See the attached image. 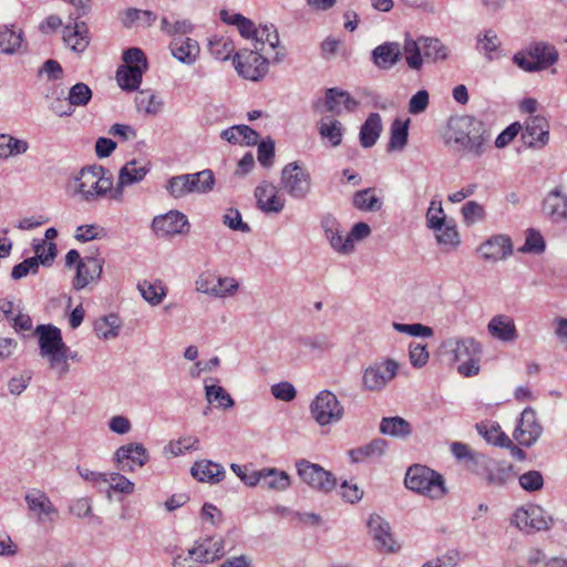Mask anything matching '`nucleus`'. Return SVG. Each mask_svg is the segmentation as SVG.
Returning <instances> with one entry per match:
<instances>
[{"label":"nucleus","instance_id":"nucleus-1","mask_svg":"<svg viewBox=\"0 0 567 567\" xmlns=\"http://www.w3.org/2000/svg\"><path fill=\"white\" fill-rule=\"evenodd\" d=\"M444 146L453 154L478 158L491 148V133L470 115L451 116L441 132Z\"/></svg>","mask_w":567,"mask_h":567},{"label":"nucleus","instance_id":"nucleus-2","mask_svg":"<svg viewBox=\"0 0 567 567\" xmlns=\"http://www.w3.org/2000/svg\"><path fill=\"white\" fill-rule=\"evenodd\" d=\"M442 348L451 355L452 362H460L457 371L463 377H473L480 372L482 355L481 343L473 338H450Z\"/></svg>","mask_w":567,"mask_h":567},{"label":"nucleus","instance_id":"nucleus-3","mask_svg":"<svg viewBox=\"0 0 567 567\" xmlns=\"http://www.w3.org/2000/svg\"><path fill=\"white\" fill-rule=\"evenodd\" d=\"M75 190L83 200L94 202L106 196L113 199L115 186L112 176H105L102 166L93 165L81 169L76 177Z\"/></svg>","mask_w":567,"mask_h":567},{"label":"nucleus","instance_id":"nucleus-4","mask_svg":"<svg viewBox=\"0 0 567 567\" xmlns=\"http://www.w3.org/2000/svg\"><path fill=\"white\" fill-rule=\"evenodd\" d=\"M404 483L409 489L431 499H441L447 493L443 476L424 465L410 466Z\"/></svg>","mask_w":567,"mask_h":567},{"label":"nucleus","instance_id":"nucleus-5","mask_svg":"<svg viewBox=\"0 0 567 567\" xmlns=\"http://www.w3.org/2000/svg\"><path fill=\"white\" fill-rule=\"evenodd\" d=\"M557 60L558 52L555 47L545 42H534L513 56V62L526 72L545 70Z\"/></svg>","mask_w":567,"mask_h":567},{"label":"nucleus","instance_id":"nucleus-6","mask_svg":"<svg viewBox=\"0 0 567 567\" xmlns=\"http://www.w3.org/2000/svg\"><path fill=\"white\" fill-rule=\"evenodd\" d=\"M215 178L210 169L195 174H183L168 179L166 189L174 198H182L190 193L204 194L214 187Z\"/></svg>","mask_w":567,"mask_h":567},{"label":"nucleus","instance_id":"nucleus-7","mask_svg":"<svg viewBox=\"0 0 567 567\" xmlns=\"http://www.w3.org/2000/svg\"><path fill=\"white\" fill-rule=\"evenodd\" d=\"M125 65L118 68L116 79L118 85L126 91L136 90L143 73L147 69V60L144 52L138 48H130L123 53Z\"/></svg>","mask_w":567,"mask_h":567},{"label":"nucleus","instance_id":"nucleus-8","mask_svg":"<svg viewBox=\"0 0 567 567\" xmlns=\"http://www.w3.org/2000/svg\"><path fill=\"white\" fill-rule=\"evenodd\" d=\"M281 186L295 199H305L311 190L310 173L297 162L287 164L281 171Z\"/></svg>","mask_w":567,"mask_h":567},{"label":"nucleus","instance_id":"nucleus-9","mask_svg":"<svg viewBox=\"0 0 567 567\" xmlns=\"http://www.w3.org/2000/svg\"><path fill=\"white\" fill-rule=\"evenodd\" d=\"M312 417L320 424L338 422L343 415V408L330 391H321L310 405Z\"/></svg>","mask_w":567,"mask_h":567},{"label":"nucleus","instance_id":"nucleus-10","mask_svg":"<svg viewBox=\"0 0 567 567\" xmlns=\"http://www.w3.org/2000/svg\"><path fill=\"white\" fill-rule=\"evenodd\" d=\"M234 65L239 75L258 81L268 72V60L256 50H245L234 56Z\"/></svg>","mask_w":567,"mask_h":567},{"label":"nucleus","instance_id":"nucleus-11","mask_svg":"<svg viewBox=\"0 0 567 567\" xmlns=\"http://www.w3.org/2000/svg\"><path fill=\"white\" fill-rule=\"evenodd\" d=\"M299 477L310 487L328 493L336 486V477L318 464L300 460L296 464Z\"/></svg>","mask_w":567,"mask_h":567},{"label":"nucleus","instance_id":"nucleus-12","mask_svg":"<svg viewBox=\"0 0 567 567\" xmlns=\"http://www.w3.org/2000/svg\"><path fill=\"white\" fill-rule=\"evenodd\" d=\"M24 499L38 524L43 526L54 524L59 511L43 491L32 489L25 494Z\"/></svg>","mask_w":567,"mask_h":567},{"label":"nucleus","instance_id":"nucleus-13","mask_svg":"<svg viewBox=\"0 0 567 567\" xmlns=\"http://www.w3.org/2000/svg\"><path fill=\"white\" fill-rule=\"evenodd\" d=\"M151 169L147 161L131 159L118 172L117 183L113 193V200L124 199V188L142 182Z\"/></svg>","mask_w":567,"mask_h":567},{"label":"nucleus","instance_id":"nucleus-14","mask_svg":"<svg viewBox=\"0 0 567 567\" xmlns=\"http://www.w3.org/2000/svg\"><path fill=\"white\" fill-rule=\"evenodd\" d=\"M513 522L526 533L547 530L551 524V517L537 505H529L526 508H518L514 513Z\"/></svg>","mask_w":567,"mask_h":567},{"label":"nucleus","instance_id":"nucleus-15","mask_svg":"<svg viewBox=\"0 0 567 567\" xmlns=\"http://www.w3.org/2000/svg\"><path fill=\"white\" fill-rule=\"evenodd\" d=\"M152 228L158 237H173L187 235L190 224L183 213L171 210L165 215L156 216L152 221Z\"/></svg>","mask_w":567,"mask_h":567},{"label":"nucleus","instance_id":"nucleus-16","mask_svg":"<svg viewBox=\"0 0 567 567\" xmlns=\"http://www.w3.org/2000/svg\"><path fill=\"white\" fill-rule=\"evenodd\" d=\"M399 364L391 359L368 368L363 374L364 388L370 391L383 389L398 373Z\"/></svg>","mask_w":567,"mask_h":567},{"label":"nucleus","instance_id":"nucleus-17","mask_svg":"<svg viewBox=\"0 0 567 567\" xmlns=\"http://www.w3.org/2000/svg\"><path fill=\"white\" fill-rule=\"evenodd\" d=\"M369 534L371 535L374 546L383 553H394L399 549L391 528L388 522H385L379 515H371L368 520Z\"/></svg>","mask_w":567,"mask_h":567},{"label":"nucleus","instance_id":"nucleus-18","mask_svg":"<svg viewBox=\"0 0 567 567\" xmlns=\"http://www.w3.org/2000/svg\"><path fill=\"white\" fill-rule=\"evenodd\" d=\"M321 228L331 248L342 255H349L354 250L351 238L342 236V229L334 216L327 214L321 218Z\"/></svg>","mask_w":567,"mask_h":567},{"label":"nucleus","instance_id":"nucleus-19","mask_svg":"<svg viewBox=\"0 0 567 567\" xmlns=\"http://www.w3.org/2000/svg\"><path fill=\"white\" fill-rule=\"evenodd\" d=\"M542 432L543 427L537 422L535 411L532 408H526L522 412L513 436L520 445L530 446L538 440Z\"/></svg>","mask_w":567,"mask_h":567},{"label":"nucleus","instance_id":"nucleus-20","mask_svg":"<svg viewBox=\"0 0 567 567\" xmlns=\"http://www.w3.org/2000/svg\"><path fill=\"white\" fill-rule=\"evenodd\" d=\"M115 460L120 470L124 472H133L146 464L148 461V454L142 444L130 443L117 449Z\"/></svg>","mask_w":567,"mask_h":567},{"label":"nucleus","instance_id":"nucleus-21","mask_svg":"<svg viewBox=\"0 0 567 567\" xmlns=\"http://www.w3.org/2000/svg\"><path fill=\"white\" fill-rule=\"evenodd\" d=\"M225 554L224 540L221 538L206 537L198 539L195 546L188 550V555L198 563H213Z\"/></svg>","mask_w":567,"mask_h":567},{"label":"nucleus","instance_id":"nucleus-22","mask_svg":"<svg viewBox=\"0 0 567 567\" xmlns=\"http://www.w3.org/2000/svg\"><path fill=\"white\" fill-rule=\"evenodd\" d=\"M257 207L264 213H280L285 207V199L278 194L277 187L267 182H261L255 188Z\"/></svg>","mask_w":567,"mask_h":567},{"label":"nucleus","instance_id":"nucleus-23","mask_svg":"<svg viewBox=\"0 0 567 567\" xmlns=\"http://www.w3.org/2000/svg\"><path fill=\"white\" fill-rule=\"evenodd\" d=\"M38 337L39 353L45 355L68 347L63 341L61 330L52 324H40L35 328Z\"/></svg>","mask_w":567,"mask_h":567},{"label":"nucleus","instance_id":"nucleus-24","mask_svg":"<svg viewBox=\"0 0 567 567\" xmlns=\"http://www.w3.org/2000/svg\"><path fill=\"white\" fill-rule=\"evenodd\" d=\"M102 264L103 260L97 257H84L76 266V275L73 280V288L75 290H81L92 280L99 278L102 274Z\"/></svg>","mask_w":567,"mask_h":567},{"label":"nucleus","instance_id":"nucleus-25","mask_svg":"<svg viewBox=\"0 0 567 567\" xmlns=\"http://www.w3.org/2000/svg\"><path fill=\"white\" fill-rule=\"evenodd\" d=\"M548 122L539 115H532L525 123L522 137L529 146L545 145L549 138Z\"/></svg>","mask_w":567,"mask_h":567},{"label":"nucleus","instance_id":"nucleus-26","mask_svg":"<svg viewBox=\"0 0 567 567\" xmlns=\"http://www.w3.org/2000/svg\"><path fill=\"white\" fill-rule=\"evenodd\" d=\"M169 49L175 59L188 65L197 60L200 52L198 42L189 37L172 39Z\"/></svg>","mask_w":567,"mask_h":567},{"label":"nucleus","instance_id":"nucleus-27","mask_svg":"<svg viewBox=\"0 0 567 567\" xmlns=\"http://www.w3.org/2000/svg\"><path fill=\"white\" fill-rule=\"evenodd\" d=\"M487 330L492 337L504 342H513L518 337L514 319L506 315L493 317L487 324Z\"/></svg>","mask_w":567,"mask_h":567},{"label":"nucleus","instance_id":"nucleus-28","mask_svg":"<svg viewBox=\"0 0 567 567\" xmlns=\"http://www.w3.org/2000/svg\"><path fill=\"white\" fill-rule=\"evenodd\" d=\"M480 251L485 260H499L512 254L513 246L509 237L497 235L481 245Z\"/></svg>","mask_w":567,"mask_h":567},{"label":"nucleus","instance_id":"nucleus-29","mask_svg":"<svg viewBox=\"0 0 567 567\" xmlns=\"http://www.w3.org/2000/svg\"><path fill=\"white\" fill-rule=\"evenodd\" d=\"M372 61L381 70H389L401 59L400 44L396 42H385L378 45L372 51Z\"/></svg>","mask_w":567,"mask_h":567},{"label":"nucleus","instance_id":"nucleus-30","mask_svg":"<svg viewBox=\"0 0 567 567\" xmlns=\"http://www.w3.org/2000/svg\"><path fill=\"white\" fill-rule=\"evenodd\" d=\"M341 105H344V109L348 111H354L358 106V102L352 99L347 91L338 87L328 89L324 99L326 110L339 115L341 113Z\"/></svg>","mask_w":567,"mask_h":567},{"label":"nucleus","instance_id":"nucleus-31","mask_svg":"<svg viewBox=\"0 0 567 567\" xmlns=\"http://www.w3.org/2000/svg\"><path fill=\"white\" fill-rule=\"evenodd\" d=\"M544 212L553 221L567 218V196L560 189L551 190L544 199Z\"/></svg>","mask_w":567,"mask_h":567},{"label":"nucleus","instance_id":"nucleus-32","mask_svg":"<svg viewBox=\"0 0 567 567\" xmlns=\"http://www.w3.org/2000/svg\"><path fill=\"white\" fill-rule=\"evenodd\" d=\"M190 472L194 478L199 482L218 483L225 476V471L221 465L205 460L195 462Z\"/></svg>","mask_w":567,"mask_h":567},{"label":"nucleus","instance_id":"nucleus-33","mask_svg":"<svg viewBox=\"0 0 567 567\" xmlns=\"http://www.w3.org/2000/svg\"><path fill=\"white\" fill-rule=\"evenodd\" d=\"M223 140L231 144L255 145L258 142V133L248 125H235L224 130L220 134Z\"/></svg>","mask_w":567,"mask_h":567},{"label":"nucleus","instance_id":"nucleus-34","mask_svg":"<svg viewBox=\"0 0 567 567\" xmlns=\"http://www.w3.org/2000/svg\"><path fill=\"white\" fill-rule=\"evenodd\" d=\"M386 441L383 439H374L370 443L352 449L348 452L350 458L354 463L364 462L369 458H375L383 455L386 449Z\"/></svg>","mask_w":567,"mask_h":567},{"label":"nucleus","instance_id":"nucleus-35","mask_svg":"<svg viewBox=\"0 0 567 567\" xmlns=\"http://www.w3.org/2000/svg\"><path fill=\"white\" fill-rule=\"evenodd\" d=\"M252 39L255 40V50L264 53H268L267 47L275 50L279 44L278 32L272 24L256 28Z\"/></svg>","mask_w":567,"mask_h":567},{"label":"nucleus","instance_id":"nucleus-36","mask_svg":"<svg viewBox=\"0 0 567 567\" xmlns=\"http://www.w3.org/2000/svg\"><path fill=\"white\" fill-rule=\"evenodd\" d=\"M23 44V33L20 29L0 27V52L6 54L16 53Z\"/></svg>","mask_w":567,"mask_h":567},{"label":"nucleus","instance_id":"nucleus-37","mask_svg":"<svg viewBox=\"0 0 567 567\" xmlns=\"http://www.w3.org/2000/svg\"><path fill=\"white\" fill-rule=\"evenodd\" d=\"M382 130L381 117L378 113H372L360 131V143L363 147H371L375 144Z\"/></svg>","mask_w":567,"mask_h":567},{"label":"nucleus","instance_id":"nucleus-38","mask_svg":"<svg viewBox=\"0 0 567 567\" xmlns=\"http://www.w3.org/2000/svg\"><path fill=\"white\" fill-rule=\"evenodd\" d=\"M69 357V347L42 355L43 359H47L49 369L54 372L58 380L64 379L70 371Z\"/></svg>","mask_w":567,"mask_h":567},{"label":"nucleus","instance_id":"nucleus-39","mask_svg":"<svg viewBox=\"0 0 567 567\" xmlns=\"http://www.w3.org/2000/svg\"><path fill=\"white\" fill-rule=\"evenodd\" d=\"M290 486L289 475L277 468H262L261 487L272 491H285Z\"/></svg>","mask_w":567,"mask_h":567},{"label":"nucleus","instance_id":"nucleus-40","mask_svg":"<svg viewBox=\"0 0 567 567\" xmlns=\"http://www.w3.org/2000/svg\"><path fill=\"white\" fill-rule=\"evenodd\" d=\"M92 97V91L85 83H76L73 85L69 93V109L64 112L56 113L60 116L66 115L70 116L73 113V106H84L86 105Z\"/></svg>","mask_w":567,"mask_h":567},{"label":"nucleus","instance_id":"nucleus-41","mask_svg":"<svg viewBox=\"0 0 567 567\" xmlns=\"http://www.w3.org/2000/svg\"><path fill=\"white\" fill-rule=\"evenodd\" d=\"M409 123L410 121H401L399 118L394 120L391 125L390 140L388 144V151H402L406 143L409 136Z\"/></svg>","mask_w":567,"mask_h":567},{"label":"nucleus","instance_id":"nucleus-42","mask_svg":"<svg viewBox=\"0 0 567 567\" xmlns=\"http://www.w3.org/2000/svg\"><path fill=\"white\" fill-rule=\"evenodd\" d=\"M380 431L383 434L398 436V437H406L411 434L412 427L411 424L400 417V416H392V417H383L380 424Z\"/></svg>","mask_w":567,"mask_h":567},{"label":"nucleus","instance_id":"nucleus-43","mask_svg":"<svg viewBox=\"0 0 567 567\" xmlns=\"http://www.w3.org/2000/svg\"><path fill=\"white\" fill-rule=\"evenodd\" d=\"M161 30L172 39L185 38L193 32L194 25L187 19L172 21L171 18L163 17L161 20Z\"/></svg>","mask_w":567,"mask_h":567},{"label":"nucleus","instance_id":"nucleus-44","mask_svg":"<svg viewBox=\"0 0 567 567\" xmlns=\"http://www.w3.org/2000/svg\"><path fill=\"white\" fill-rule=\"evenodd\" d=\"M220 19L227 24L236 25L244 38L252 39L256 27L251 20L239 13H231L227 10L220 11Z\"/></svg>","mask_w":567,"mask_h":567},{"label":"nucleus","instance_id":"nucleus-45","mask_svg":"<svg viewBox=\"0 0 567 567\" xmlns=\"http://www.w3.org/2000/svg\"><path fill=\"white\" fill-rule=\"evenodd\" d=\"M352 204L357 209L363 212H377L382 207L381 199L373 194L372 188L355 192Z\"/></svg>","mask_w":567,"mask_h":567},{"label":"nucleus","instance_id":"nucleus-46","mask_svg":"<svg viewBox=\"0 0 567 567\" xmlns=\"http://www.w3.org/2000/svg\"><path fill=\"white\" fill-rule=\"evenodd\" d=\"M501 41L493 30H486L477 35V50L482 52L487 60L492 61L498 56Z\"/></svg>","mask_w":567,"mask_h":567},{"label":"nucleus","instance_id":"nucleus-47","mask_svg":"<svg viewBox=\"0 0 567 567\" xmlns=\"http://www.w3.org/2000/svg\"><path fill=\"white\" fill-rule=\"evenodd\" d=\"M138 290L143 298L153 306L159 305L166 296V287L159 280L153 282L144 280L138 284Z\"/></svg>","mask_w":567,"mask_h":567},{"label":"nucleus","instance_id":"nucleus-48","mask_svg":"<svg viewBox=\"0 0 567 567\" xmlns=\"http://www.w3.org/2000/svg\"><path fill=\"white\" fill-rule=\"evenodd\" d=\"M28 143L23 140L14 138L9 134H0V158L25 153Z\"/></svg>","mask_w":567,"mask_h":567},{"label":"nucleus","instance_id":"nucleus-49","mask_svg":"<svg viewBox=\"0 0 567 567\" xmlns=\"http://www.w3.org/2000/svg\"><path fill=\"white\" fill-rule=\"evenodd\" d=\"M319 133L323 138H328L332 146H338L342 140L343 126L337 120L322 118L319 123Z\"/></svg>","mask_w":567,"mask_h":567},{"label":"nucleus","instance_id":"nucleus-50","mask_svg":"<svg viewBox=\"0 0 567 567\" xmlns=\"http://www.w3.org/2000/svg\"><path fill=\"white\" fill-rule=\"evenodd\" d=\"M235 50L233 41L228 37L215 35L209 40V52L217 60L226 61Z\"/></svg>","mask_w":567,"mask_h":567},{"label":"nucleus","instance_id":"nucleus-51","mask_svg":"<svg viewBox=\"0 0 567 567\" xmlns=\"http://www.w3.org/2000/svg\"><path fill=\"white\" fill-rule=\"evenodd\" d=\"M156 14L150 10H138L132 8L126 10L123 22L126 27H131L133 24L138 27H151L156 21Z\"/></svg>","mask_w":567,"mask_h":567},{"label":"nucleus","instance_id":"nucleus-52","mask_svg":"<svg viewBox=\"0 0 567 567\" xmlns=\"http://www.w3.org/2000/svg\"><path fill=\"white\" fill-rule=\"evenodd\" d=\"M421 43L423 55L426 59L437 61L447 58V48L439 39L421 38Z\"/></svg>","mask_w":567,"mask_h":567},{"label":"nucleus","instance_id":"nucleus-53","mask_svg":"<svg viewBox=\"0 0 567 567\" xmlns=\"http://www.w3.org/2000/svg\"><path fill=\"white\" fill-rule=\"evenodd\" d=\"M403 49L408 65L413 70L421 69L423 64L421 38L417 41L406 38Z\"/></svg>","mask_w":567,"mask_h":567},{"label":"nucleus","instance_id":"nucleus-54","mask_svg":"<svg viewBox=\"0 0 567 567\" xmlns=\"http://www.w3.org/2000/svg\"><path fill=\"white\" fill-rule=\"evenodd\" d=\"M120 327V318L116 315H109L95 323V331L102 339H112L118 336Z\"/></svg>","mask_w":567,"mask_h":567},{"label":"nucleus","instance_id":"nucleus-55","mask_svg":"<svg viewBox=\"0 0 567 567\" xmlns=\"http://www.w3.org/2000/svg\"><path fill=\"white\" fill-rule=\"evenodd\" d=\"M199 447V440L196 436L188 435L176 441H171L165 450L173 456H179L186 451H196Z\"/></svg>","mask_w":567,"mask_h":567},{"label":"nucleus","instance_id":"nucleus-56","mask_svg":"<svg viewBox=\"0 0 567 567\" xmlns=\"http://www.w3.org/2000/svg\"><path fill=\"white\" fill-rule=\"evenodd\" d=\"M206 398L209 403L217 402L219 408L228 409L234 406L235 402L229 393L219 385H206Z\"/></svg>","mask_w":567,"mask_h":567},{"label":"nucleus","instance_id":"nucleus-57","mask_svg":"<svg viewBox=\"0 0 567 567\" xmlns=\"http://www.w3.org/2000/svg\"><path fill=\"white\" fill-rule=\"evenodd\" d=\"M426 223L429 228L434 230H441L446 223V217L442 208L441 202L432 200L426 212Z\"/></svg>","mask_w":567,"mask_h":567},{"label":"nucleus","instance_id":"nucleus-58","mask_svg":"<svg viewBox=\"0 0 567 567\" xmlns=\"http://www.w3.org/2000/svg\"><path fill=\"white\" fill-rule=\"evenodd\" d=\"M136 105L138 111L150 115H156L162 109V103L156 99L154 94L144 92H141L137 95Z\"/></svg>","mask_w":567,"mask_h":567},{"label":"nucleus","instance_id":"nucleus-59","mask_svg":"<svg viewBox=\"0 0 567 567\" xmlns=\"http://www.w3.org/2000/svg\"><path fill=\"white\" fill-rule=\"evenodd\" d=\"M512 475V466L493 465L487 467L486 482L491 485H503Z\"/></svg>","mask_w":567,"mask_h":567},{"label":"nucleus","instance_id":"nucleus-60","mask_svg":"<svg viewBox=\"0 0 567 567\" xmlns=\"http://www.w3.org/2000/svg\"><path fill=\"white\" fill-rule=\"evenodd\" d=\"M410 362L414 368L424 367L430 358L429 351L425 344L419 342H411L409 347Z\"/></svg>","mask_w":567,"mask_h":567},{"label":"nucleus","instance_id":"nucleus-61","mask_svg":"<svg viewBox=\"0 0 567 567\" xmlns=\"http://www.w3.org/2000/svg\"><path fill=\"white\" fill-rule=\"evenodd\" d=\"M519 485L527 492L539 491L544 485L543 475L538 471H528L519 476Z\"/></svg>","mask_w":567,"mask_h":567},{"label":"nucleus","instance_id":"nucleus-62","mask_svg":"<svg viewBox=\"0 0 567 567\" xmlns=\"http://www.w3.org/2000/svg\"><path fill=\"white\" fill-rule=\"evenodd\" d=\"M436 231V239L442 245L456 246L460 243L458 233L456 230V226L451 223H444V226L441 230Z\"/></svg>","mask_w":567,"mask_h":567},{"label":"nucleus","instance_id":"nucleus-63","mask_svg":"<svg viewBox=\"0 0 567 567\" xmlns=\"http://www.w3.org/2000/svg\"><path fill=\"white\" fill-rule=\"evenodd\" d=\"M216 284H219V277L210 272H204L196 280V289L200 292L215 296L221 292L220 290H216Z\"/></svg>","mask_w":567,"mask_h":567},{"label":"nucleus","instance_id":"nucleus-64","mask_svg":"<svg viewBox=\"0 0 567 567\" xmlns=\"http://www.w3.org/2000/svg\"><path fill=\"white\" fill-rule=\"evenodd\" d=\"M462 214L468 225L485 218L484 207L474 200H470L463 206Z\"/></svg>","mask_w":567,"mask_h":567}]
</instances>
